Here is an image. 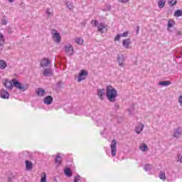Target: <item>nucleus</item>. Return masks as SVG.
<instances>
[{
	"instance_id": "obj_1",
	"label": "nucleus",
	"mask_w": 182,
	"mask_h": 182,
	"mask_svg": "<svg viewBox=\"0 0 182 182\" xmlns=\"http://www.w3.org/2000/svg\"><path fill=\"white\" fill-rule=\"evenodd\" d=\"M3 85L7 89V90H12L14 86V87L18 89V90H21V92H25V90H28V88L29 87V85H22L16 79H13L11 82L9 80H5L3 82Z\"/></svg>"
},
{
	"instance_id": "obj_2",
	"label": "nucleus",
	"mask_w": 182,
	"mask_h": 182,
	"mask_svg": "<svg viewBox=\"0 0 182 182\" xmlns=\"http://www.w3.org/2000/svg\"><path fill=\"white\" fill-rule=\"evenodd\" d=\"M106 97L109 102L114 103L117 97V91L113 86L108 85L106 88Z\"/></svg>"
},
{
	"instance_id": "obj_3",
	"label": "nucleus",
	"mask_w": 182,
	"mask_h": 182,
	"mask_svg": "<svg viewBox=\"0 0 182 182\" xmlns=\"http://www.w3.org/2000/svg\"><path fill=\"white\" fill-rule=\"evenodd\" d=\"M51 35L53 41H54L55 43H59L62 41V36L56 29H53L51 31Z\"/></svg>"
},
{
	"instance_id": "obj_4",
	"label": "nucleus",
	"mask_w": 182,
	"mask_h": 182,
	"mask_svg": "<svg viewBox=\"0 0 182 182\" xmlns=\"http://www.w3.org/2000/svg\"><path fill=\"white\" fill-rule=\"evenodd\" d=\"M64 52L68 56H73V53H75V48L71 44H67L64 46Z\"/></svg>"
},
{
	"instance_id": "obj_5",
	"label": "nucleus",
	"mask_w": 182,
	"mask_h": 182,
	"mask_svg": "<svg viewBox=\"0 0 182 182\" xmlns=\"http://www.w3.org/2000/svg\"><path fill=\"white\" fill-rule=\"evenodd\" d=\"M110 149H111V154L112 157H114L117 151V141H116V139H113L112 141L110 144Z\"/></svg>"
},
{
	"instance_id": "obj_6",
	"label": "nucleus",
	"mask_w": 182,
	"mask_h": 182,
	"mask_svg": "<svg viewBox=\"0 0 182 182\" xmlns=\"http://www.w3.org/2000/svg\"><path fill=\"white\" fill-rule=\"evenodd\" d=\"M117 62L120 68H123L124 62H126V57L123 54H119L117 57Z\"/></svg>"
},
{
	"instance_id": "obj_7",
	"label": "nucleus",
	"mask_w": 182,
	"mask_h": 182,
	"mask_svg": "<svg viewBox=\"0 0 182 182\" xmlns=\"http://www.w3.org/2000/svg\"><path fill=\"white\" fill-rule=\"evenodd\" d=\"M86 77H87V71L85 70H81L77 77V82H82V80H85Z\"/></svg>"
},
{
	"instance_id": "obj_8",
	"label": "nucleus",
	"mask_w": 182,
	"mask_h": 182,
	"mask_svg": "<svg viewBox=\"0 0 182 182\" xmlns=\"http://www.w3.org/2000/svg\"><path fill=\"white\" fill-rule=\"evenodd\" d=\"M97 95L100 100H105V96H106V90L104 88L97 89Z\"/></svg>"
},
{
	"instance_id": "obj_9",
	"label": "nucleus",
	"mask_w": 182,
	"mask_h": 182,
	"mask_svg": "<svg viewBox=\"0 0 182 182\" xmlns=\"http://www.w3.org/2000/svg\"><path fill=\"white\" fill-rule=\"evenodd\" d=\"M51 62L50 60H49L48 58H43L41 60L40 66L41 68H43V69H45L46 68H48V66H49V65H50Z\"/></svg>"
},
{
	"instance_id": "obj_10",
	"label": "nucleus",
	"mask_w": 182,
	"mask_h": 182,
	"mask_svg": "<svg viewBox=\"0 0 182 182\" xmlns=\"http://www.w3.org/2000/svg\"><path fill=\"white\" fill-rule=\"evenodd\" d=\"M43 75L47 77H49L53 75V70H52V68L48 67L47 68H43Z\"/></svg>"
},
{
	"instance_id": "obj_11",
	"label": "nucleus",
	"mask_w": 182,
	"mask_h": 182,
	"mask_svg": "<svg viewBox=\"0 0 182 182\" xmlns=\"http://www.w3.org/2000/svg\"><path fill=\"white\" fill-rule=\"evenodd\" d=\"M36 95H37L38 97H45V96H46V91L42 87H38L36 90Z\"/></svg>"
},
{
	"instance_id": "obj_12",
	"label": "nucleus",
	"mask_w": 182,
	"mask_h": 182,
	"mask_svg": "<svg viewBox=\"0 0 182 182\" xmlns=\"http://www.w3.org/2000/svg\"><path fill=\"white\" fill-rule=\"evenodd\" d=\"M173 137H176V139H178V137L182 136V127H178V128L175 129L173 130Z\"/></svg>"
},
{
	"instance_id": "obj_13",
	"label": "nucleus",
	"mask_w": 182,
	"mask_h": 182,
	"mask_svg": "<svg viewBox=\"0 0 182 182\" xmlns=\"http://www.w3.org/2000/svg\"><path fill=\"white\" fill-rule=\"evenodd\" d=\"M129 36V31H125L123 33H118L114 38V41L119 42L120 41V38H127Z\"/></svg>"
},
{
	"instance_id": "obj_14",
	"label": "nucleus",
	"mask_w": 182,
	"mask_h": 182,
	"mask_svg": "<svg viewBox=\"0 0 182 182\" xmlns=\"http://www.w3.org/2000/svg\"><path fill=\"white\" fill-rule=\"evenodd\" d=\"M53 102V97H52V96L50 95H48L43 99L44 105H52Z\"/></svg>"
},
{
	"instance_id": "obj_15",
	"label": "nucleus",
	"mask_w": 182,
	"mask_h": 182,
	"mask_svg": "<svg viewBox=\"0 0 182 182\" xmlns=\"http://www.w3.org/2000/svg\"><path fill=\"white\" fill-rule=\"evenodd\" d=\"M107 26L105 23H100L98 24L97 31L100 32V33H104L103 30L106 29Z\"/></svg>"
},
{
	"instance_id": "obj_16",
	"label": "nucleus",
	"mask_w": 182,
	"mask_h": 182,
	"mask_svg": "<svg viewBox=\"0 0 182 182\" xmlns=\"http://www.w3.org/2000/svg\"><path fill=\"white\" fill-rule=\"evenodd\" d=\"M136 105H132L128 109L127 112L129 114V116H134V114H136Z\"/></svg>"
},
{
	"instance_id": "obj_17",
	"label": "nucleus",
	"mask_w": 182,
	"mask_h": 182,
	"mask_svg": "<svg viewBox=\"0 0 182 182\" xmlns=\"http://www.w3.org/2000/svg\"><path fill=\"white\" fill-rule=\"evenodd\" d=\"M143 129H144V124L139 123L138 126L135 128L136 134H140V133L143 132Z\"/></svg>"
},
{
	"instance_id": "obj_18",
	"label": "nucleus",
	"mask_w": 182,
	"mask_h": 182,
	"mask_svg": "<svg viewBox=\"0 0 182 182\" xmlns=\"http://www.w3.org/2000/svg\"><path fill=\"white\" fill-rule=\"evenodd\" d=\"M1 97L2 99H9V92L6 90H1Z\"/></svg>"
},
{
	"instance_id": "obj_19",
	"label": "nucleus",
	"mask_w": 182,
	"mask_h": 182,
	"mask_svg": "<svg viewBox=\"0 0 182 182\" xmlns=\"http://www.w3.org/2000/svg\"><path fill=\"white\" fill-rule=\"evenodd\" d=\"M122 46L125 48V49H129V46H130V38L123 40Z\"/></svg>"
},
{
	"instance_id": "obj_20",
	"label": "nucleus",
	"mask_w": 182,
	"mask_h": 182,
	"mask_svg": "<svg viewBox=\"0 0 182 182\" xmlns=\"http://www.w3.org/2000/svg\"><path fill=\"white\" fill-rule=\"evenodd\" d=\"M176 25V22L174 21L173 19H169L168 21V32H171V30L170 29L171 28H173Z\"/></svg>"
},
{
	"instance_id": "obj_21",
	"label": "nucleus",
	"mask_w": 182,
	"mask_h": 182,
	"mask_svg": "<svg viewBox=\"0 0 182 182\" xmlns=\"http://www.w3.org/2000/svg\"><path fill=\"white\" fill-rule=\"evenodd\" d=\"M65 5L67 6L69 11H73V9H75V6L70 1H65Z\"/></svg>"
},
{
	"instance_id": "obj_22",
	"label": "nucleus",
	"mask_w": 182,
	"mask_h": 182,
	"mask_svg": "<svg viewBox=\"0 0 182 182\" xmlns=\"http://www.w3.org/2000/svg\"><path fill=\"white\" fill-rule=\"evenodd\" d=\"M26 168L28 171L32 170V168H33V164H32V161H26Z\"/></svg>"
},
{
	"instance_id": "obj_23",
	"label": "nucleus",
	"mask_w": 182,
	"mask_h": 182,
	"mask_svg": "<svg viewBox=\"0 0 182 182\" xmlns=\"http://www.w3.org/2000/svg\"><path fill=\"white\" fill-rule=\"evenodd\" d=\"M6 68H8V63H6L4 60H0V69L4 70Z\"/></svg>"
},
{
	"instance_id": "obj_24",
	"label": "nucleus",
	"mask_w": 182,
	"mask_h": 182,
	"mask_svg": "<svg viewBox=\"0 0 182 182\" xmlns=\"http://www.w3.org/2000/svg\"><path fill=\"white\" fill-rule=\"evenodd\" d=\"M97 126H106V120H105V118L102 117L98 119L97 121Z\"/></svg>"
},
{
	"instance_id": "obj_25",
	"label": "nucleus",
	"mask_w": 182,
	"mask_h": 182,
	"mask_svg": "<svg viewBox=\"0 0 182 182\" xmlns=\"http://www.w3.org/2000/svg\"><path fill=\"white\" fill-rule=\"evenodd\" d=\"M139 149L141 150V151H149V146H147V144H141L139 146Z\"/></svg>"
},
{
	"instance_id": "obj_26",
	"label": "nucleus",
	"mask_w": 182,
	"mask_h": 182,
	"mask_svg": "<svg viewBox=\"0 0 182 182\" xmlns=\"http://www.w3.org/2000/svg\"><path fill=\"white\" fill-rule=\"evenodd\" d=\"M158 6L160 9H163L166 6V0H159Z\"/></svg>"
},
{
	"instance_id": "obj_27",
	"label": "nucleus",
	"mask_w": 182,
	"mask_h": 182,
	"mask_svg": "<svg viewBox=\"0 0 182 182\" xmlns=\"http://www.w3.org/2000/svg\"><path fill=\"white\" fill-rule=\"evenodd\" d=\"M46 14L48 18H50V17L53 16V10L48 8L46 9Z\"/></svg>"
},
{
	"instance_id": "obj_28",
	"label": "nucleus",
	"mask_w": 182,
	"mask_h": 182,
	"mask_svg": "<svg viewBox=\"0 0 182 182\" xmlns=\"http://www.w3.org/2000/svg\"><path fill=\"white\" fill-rule=\"evenodd\" d=\"M5 43V37H4V34L0 32V48H2Z\"/></svg>"
},
{
	"instance_id": "obj_29",
	"label": "nucleus",
	"mask_w": 182,
	"mask_h": 182,
	"mask_svg": "<svg viewBox=\"0 0 182 182\" xmlns=\"http://www.w3.org/2000/svg\"><path fill=\"white\" fill-rule=\"evenodd\" d=\"M55 164L57 166H60V163H62V158L60 157V155H57L55 159Z\"/></svg>"
},
{
	"instance_id": "obj_30",
	"label": "nucleus",
	"mask_w": 182,
	"mask_h": 182,
	"mask_svg": "<svg viewBox=\"0 0 182 182\" xmlns=\"http://www.w3.org/2000/svg\"><path fill=\"white\" fill-rule=\"evenodd\" d=\"M159 86H170L171 85V82L170 81H161L159 82Z\"/></svg>"
},
{
	"instance_id": "obj_31",
	"label": "nucleus",
	"mask_w": 182,
	"mask_h": 182,
	"mask_svg": "<svg viewBox=\"0 0 182 182\" xmlns=\"http://www.w3.org/2000/svg\"><path fill=\"white\" fill-rule=\"evenodd\" d=\"M64 173L67 177H72V171H70V168H66L64 169Z\"/></svg>"
},
{
	"instance_id": "obj_32",
	"label": "nucleus",
	"mask_w": 182,
	"mask_h": 182,
	"mask_svg": "<svg viewBox=\"0 0 182 182\" xmlns=\"http://www.w3.org/2000/svg\"><path fill=\"white\" fill-rule=\"evenodd\" d=\"M173 16H175L176 18H180V16H182V10L178 9L175 11Z\"/></svg>"
},
{
	"instance_id": "obj_33",
	"label": "nucleus",
	"mask_w": 182,
	"mask_h": 182,
	"mask_svg": "<svg viewBox=\"0 0 182 182\" xmlns=\"http://www.w3.org/2000/svg\"><path fill=\"white\" fill-rule=\"evenodd\" d=\"M75 42L77 45H83V38L82 37H78L75 38Z\"/></svg>"
},
{
	"instance_id": "obj_34",
	"label": "nucleus",
	"mask_w": 182,
	"mask_h": 182,
	"mask_svg": "<svg viewBox=\"0 0 182 182\" xmlns=\"http://www.w3.org/2000/svg\"><path fill=\"white\" fill-rule=\"evenodd\" d=\"M153 168V165L151 164H146L144 166V170L145 171H150Z\"/></svg>"
},
{
	"instance_id": "obj_35",
	"label": "nucleus",
	"mask_w": 182,
	"mask_h": 182,
	"mask_svg": "<svg viewBox=\"0 0 182 182\" xmlns=\"http://www.w3.org/2000/svg\"><path fill=\"white\" fill-rule=\"evenodd\" d=\"M168 5H169V6L177 5V0H168Z\"/></svg>"
},
{
	"instance_id": "obj_36",
	"label": "nucleus",
	"mask_w": 182,
	"mask_h": 182,
	"mask_svg": "<svg viewBox=\"0 0 182 182\" xmlns=\"http://www.w3.org/2000/svg\"><path fill=\"white\" fill-rule=\"evenodd\" d=\"M40 182H46V173L43 172L41 173V178Z\"/></svg>"
},
{
	"instance_id": "obj_37",
	"label": "nucleus",
	"mask_w": 182,
	"mask_h": 182,
	"mask_svg": "<svg viewBox=\"0 0 182 182\" xmlns=\"http://www.w3.org/2000/svg\"><path fill=\"white\" fill-rule=\"evenodd\" d=\"M159 178H161V180H163L164 181V180H166V173L163 172H160Z\"/></svg>"
},
{
	"instance_id": "obj_38",
	"label": "nucleus",
	"mask_w": 182,
	"mask_h": 182,
	"mask_svg": "<svg viewBox=\"0 0 182 182\" xmlns=\"http://www.w3.org/2000/svg\"><path fill=\"white\" fill-rule=\"evenodd\" d=\"M176 160L177 161H179V163H182V155L181 154H178L176 157Z\"/></svg>"
},
{
	"instance_id": "obj_39",
	"label": "nucleus",
	"mask_w": 182,
	"mask_h": 182,
	"mask_svg": "<svg viewBox=\"0 0 182 182\" xmlns=\"http://www.w3.org/2000/svg\"><path fill=\"white\" fill-rule=\"evenodd\" d=\"M92 23L93 26H99V22L97 21V20H92Z\"/></svg>"
},
{
	"instance_id": "obj_40",
	"label": "nucleus",
	"mask_w": 182,
	"mask_h": 182,
	"mask_svg": "<svg viewBox=\"0 0 182 182\" xmlns=\"http://www.w3.org/2000/svg\"><path fill=\"white\" fill-rule=\"evenodd\" d=\"M178 102L180 106L182 107V93L180 95V96H179V97L178 99Z\"/></svg>"
},
{
	"instance_id": "obj_41",
	"label": "nucleus",
	"mask_w": 182,
	"mask_h": 182,
	"mask_svg": "<svg viewBox=\"0 0 182 182\" xmlns=\"http://www.w3.org/2000/svg\"><path fill=\"white\" fill-rule=\"evenodd\" d=\"M8 21L5 19L1 20V25H6Z\"/></svg>"
},
{
	"instance_id": "obj_42",
	"label": "nucleus",
	"mask_w": 182,
	"mask_h": 182,
	"mask_svg": "<svg viewBox=\"0 0 182 182\" xmlns=\"http://www.w3.org/2000/svg\"><path fill=\"white\" fill-rule=\"evenodd\" d=\"M111 8L110 5H108L107 6V8L103 9V11H110Z\"/></svg>"
},
{
	"instance_id": "obj_43",
	"label": "nucleus",
	"mask_w": 182,
	"mask_h": 182,
	"mask_svg": "<svg viewBox=\"0 0 182 182\" xmlns=\"http://www.w3.org/2000/svg\"><path fill=\"white\" fill-rule=\"evenodd\" d=\"M128 1L129 0H119V2H121L122 4H127Z\"/></svg>"
},
{
	"instance_id": "obj_44",
	"label": "nucleus",
	"mask_w": 182,
	"mask_h": 182,
	"mask_svg": "<svg viewBox=\"0 0 182 182\" xmlns=\"http://www.w3.org/2000/svg\"><path fill=\"white\" fill-rule=\"evenodd\" d=\"M14 181V176H11V177H9L8 178V181L9 182H12Z\"/></svg>"
},
{
	"instance_id": "obj_45",
	"label": "nucleus",
	"mask_w": 182,
	"mask_h": 182,
	"mask_svg": "<svg viewBox=\"0 0 182 182\" xmlns=\"http://www.w3.org/2000/svg\"><path fill=\"white\" fill-rule=\"evenodd\" d=\"M181 35H182L181 31H177V32H176V36H181Z\"/></svg>"
},
{
	"instance_id": "obj_46",
	"label": "nucleus",
	"mask_w": 182,
	"mask_h": 182,
	"mask_svg": "<svg viewBox=\"0 0 182 182\" xmlns=\"http://www.w3.org/2000/svg\"><path fill=\"white\" fill-rule=\"evenodd\" d=\"M140 28L139 27H137V29H136V35H139V31Z\"/></svg>"
},
{
	"instance_id": "obj_47",
	"label": "nucleus",
	"mask_w": 182,
	"mask_h": 182,
	"mask_svg": "<svg viewBox=\"0 0 182 182\" xmlns=\"http://www.w3.org/2000/svg\"><path fill=\"white\" fill-rule=\"evenodd\" d=\"M114 107H115V109H119V105L115 104V105H114Z\"/></svg>"
},
{
	"instance_id": "obj_48",
	"label": "nucleus",
	"mask_w": 182,
	"mask_h": 182,
	"mask_svg": "<svg viewBox=\"0 0 182 182\" xmlns=\"http://www.w3.org/2000/svg\"><path fill=\"white\" fill-rule=\"evenodd\" d=\"M14 1H15V0H8V1L10 2V4H12V2H14Z\"/></svg>"
},
{
	"instance_id": "obj_49",
	"label": "nucleus",
	"mask_w": 182,
	"mask_h": 182,
	"mask_svg": "<svg viewBox=\"0 0 182 182\" xmlns=\"http://www.w3.org/2000/svg\"><path fill=\"white\" fill-rule=\"evenodd\" d=\"M68 113H72V111H69Z\"/></svg>"
}]
</instances>
